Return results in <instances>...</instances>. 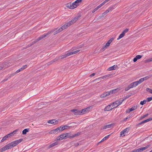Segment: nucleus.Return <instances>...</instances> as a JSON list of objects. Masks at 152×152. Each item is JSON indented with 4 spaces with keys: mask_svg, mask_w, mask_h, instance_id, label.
Returning <instances> with one entry per match:
<instances>
[{
    "mask_svg": "<svg viewBox=\"0 0 152 152\" xmlns=\"http://www.w3.org/2000/svg\"><path fill=\"white\" fill-rule=\"evenodd\" d=\"M57 29V28H55L53 30H52L50 31H48L46 34H44L43 35L38 37L37 39H36L35 41L32 42V44L30 46H31L32 45L34 44L36 42H37L39 40L46 37L47 36L51 33H53L54 35H55L56 34H58L62 31V29H61V28H59L57 30H56Z\"/></svg>",
    "mask_w": 152,
    "mask_h": 152,
    "instance_id": "nucleus-1",
    "label": "nucleus"
},
{
    "mask_svg": "<svg viewBox=\"0 0 152 152\" xmlns=\"http://www.w3.org/2000/svg\"><path fill=\"white\" fill-rule=\"evenodd\" d=\"M122 102V100H118L114 102L111 103V104L113 108H115L121 104Z\"/></svg>",
    "mask_w": 152,
    "mask_h": 152,
    "instance_id": "nucleus-2",
    "label": "nucleus"
},
{
    "mask_svg": "<svg viewBox=\"0 0 152 152\" xmlns=\"http://www.w3.org/2000/svg\"><path fill=\"white\" fill-rule=\"evenodd\" d=\"M80 133L78 132L76 134H74V135L72 136H70V134L69 133H67L66 134H65V136H66V138L67 137L73 138L74 137H76V136L80 135Z\"/></svg>",
    "mask_w": 152,
    "mask_h": 152,
    "instance_id": "nucleus-3",
    "label": "nucleus"
},
{
    "mask_svg": "<svg viewBox=\"0 0 152 152\" xmlns=\"http://www.w3.org/2000/svg\"><path fill=\"white\" fill-rule=\"evenodd\" d=\"M150 145H148L145 147L139 148L137 149H135L136 152H141L148 148L150 146Z\"/></svg>",
    "mask_w": 152,
    "mask_h": 152,
    "instance_id": "nucleus-4",
    "label": "nucleus"
},
{
    "mask_svg": "<svg viewBox=\"0 0 152 152\" xmlns=\"http://www.w3.org/2000/svg\"><path fill=\"white\" fill-rule=\"evenodd\" d=\"M69 56H70V55L69 53V51H68L66 52L64 54L62 55L61 56H60V59L64 58Z\"/></svg>",
    "mask_w": 152,
    "mask_h": 152,
    "instance_id": "nucleus-5",
    "label": "nucleus"
},
{
    "mask_svg": "<svg viewBox=\"0 0 152 152\" xmlns=\"http://www.w3.org/2000/svg\"><path fill=\"white\" fill-rule=\"evenodd\" d=\"M71 111L74 113V114L75 115H81V112L80 110H72Z\"/></svg>",
    "mask_w": 152,
    "mask_h": 152,
    "instance_id": "nucleus-6",
    "label": "nucleus"
},
{
    "mask_svg": "<svg viewBox=\"0 0 152 152\" xmlns=\"http://www.w3.org/2000/svg\"><path fill=\"white\" fill-rule=\"evenodd\" d=\"M66 136H65V134L60 135L59 136L56 138V140H60L64 139H66Z\"/></svg>",
    "mask_w": 152,
    "mask_h": 152,
    "instance_id": "nucleus-7",
    "label": "nucleus"
},
{
    "mask_svg": "<svg viewBox=\"0 0 152 152\" xmlns=\"http://www.w3.org/2000/svg\"><path fill=\"white\" fill-rule=\"evenodd\" d=\"M80 17V16H76V17L74 18L70 21V23L72 25V24L75 23Z\"/></svg>",
    "mask_w": 152,
    "mask_h": 152,
    "instance_id": "nucleus-8",
    "label": "nucleus"
},
{
    "mask_svg": "<svg viewBox=\"0 0 152 152\" xmlns=\"http://www.w3.org/2000/svg\"><path fill=\"white\" fill-rule=\"evenodd\" d=\"M48 123L54 125H56L58 124V121L54 119L48 121Z\"/></svg>",
    "mask_w": 152,
    "mask_h": 152,
    "instance_id": "nucleus-9",
    "label": "nucleus"
},
{
    "mask_svg": "<svg viewBox=\"0 0 152 152\" xmlns=\"http://www.w3.org/2000/svg\"><path fill=\"white\" fill-rule=\"evenodd\" d=\"M90 109V107H87L86 108L82 109L80 110L81 115H83L84 113H87L89 109Z\"/></svg>",
    "mask_w": 152,
    "mask_h": 152,
    "instance_id": "nucleus-10",
    "label": "nucleus"
},
{
    "mask_svg": "<svg viewBox=\"0 0 152 152\" xmlns=\"http://www.w3.org/2000/svg\"><path fill=\"white\" fill-rule=\"evenodd\" d=\"M127 128L123 130L120 133L121 136H124L126 134V133L128 132Z\"/></svg>",
    "mask_w": 152,
    "mask_h": 152,
    "instance_id": "nucleus-11",
    "label": "nucleus"
},
{
    "mask_svg": "<svg viewBox=\"0 0 152 152\" xmlns=\"http://www.w3.org/2000/svg\"><path fill=\"white\" fill-rule=\"evenodd\" d=\"M112 75L111 74H108L105 75H104L103 76H102L101 77L99 78L98 79H106V78H109L111 77Z\"/></svg>",
    "mask_w": 152,
    "mask_h": 152,
    "instance_id": "nucleus-12",
    "label": "nucleus"
},
{
    "mask_svg": "<svg viewBox=\"0 0 152 152\" xmlns=\"http://www.w3.org/2000/svg\"><path fill=\"white\" fill-rule=\"evenodd\" d=\"M111 106H112V105L111 104V103L110 104L107 105L104 108V111H108L111 110L112 109H113V107L112 108V107H111Z\"/></svg>",
    "mask_w": 152,
    "mask_h": 152,
    "instance_id": "nucleus-13",
    "label": "nucleus"
},
{
    "mask_svg": "<svg viewBox=\"0 0 152 152\" xmlns=\"http://www.w3.org/2000/svg\"><path fill=\"white\" fill-rule=\"evenodd\" d=\"M152 120V118H148V119H147L146 120H144V121H142L140 123H139L137 125H141L142 124H144V123L147 122H148L149 121H151Z\"/></svg>",
    "mask_w": 152,
    "mask_h": 152,
    "instance_id": "nucleus-14",
    "label": "nucleus"
},
{
    "mask_svg": "<svg viewBox=\"0 0 152 152\" xmlns=\"http://www.w3.org/2000/svg\"><path fill=\"white\" fill-rule=\"evenodd\" d=\"M27 67V65H26L23 66L22 67L17 70L15 72L16 73H18L20 72L23 70Z\"/></svg>",
    "mask_w": 152,
    "mask_h": 152,
    "instance_id": "nucleus-15",
    "label": "nucleus"
},
{
    "mask_svg": "<svg viewBox=\"0 0 152 152\" xmlns=\"http://www.w3.org/2000/svg\"><path fill=\"white\" fill-rule=\"evenodd\" d=\"M59 128H57L55 129H54L50 131L49 132V133L50 134H56V132H59Z\"/></svg>",
    "mask_w": 152,
    "mask_h": 152,
    "instance_id": "nucleus-16",
    "label": "nucleus"
},
{
    "mask_svg": "<svg viewBox=\"0 0 152 152\" xmlns=\"http://www.w3.org/2000/svg\"><path fill=\"white\" fill-rule=\"evenodd\" d=\"M117 67H118L117 65H114L109 68L107 70L109 71L114 70L115 69H116V68Z\"/></svg>",
    "mask_w": 152,
    "mask_h": 152,
    "instance_id": "nucleus-17",
    "label": "nucleus"
},
{
    "mask_svg": "<svg viewBox=\"0 0 152 152\" xmlns=\"http://www.w3.org/2000/svg\"><path fill=\"white\" fill-rule=\"evenodd\" d=\"M113 124H110L104 126L102 128V129H104L107 128H111L112 126H113Z\"/></svg>",
    "mask_w": 152,
    "mask_h": 152,
    "instance_id": "nucleus-18",
    "label": "nucleus"
},
{
    "mask_svg": "<svg viewBox=\"0 0 152 152\" xmlns=\"http://www.w3.org/2000/svg\"><path fill=\"white\" fill-rule=\"evenodd\" d=\"M138 85V84L137 83V81L133 82L130 84V85H131V86L132 88L135 87Z\"/></svg>",
    "mask_w": 152,
    "mask_h": 152,
    "instance_id": "nucleus-19",
    "label": "nucleus"
},
{
    "mask_svg": "<svg viewBox=\"0 0 152 152\" xmlns=\"http://www.w3.org/2000/svg\"><path fill=\"white\" fill-rule=\"evenodd\" d=\"M113 39L114 38H112L109 40L105 45L106 46H107V47L109 46L110 44L111 43Z\"/></svg>",
    "mask_w": 152,
    "mask_h": 152,
    "instance_id": "nucleus-20",
    "label": "nucleus"
},
{
    "mask_svg": "<svg viewBox=\"0 0 152 152\" xmlns=\"http://www.w3.org/2000/svg\"><path fill=\"white\" fill-rule=\"evenodd\" d=\"M116 91V89L107 92H105V94L107 95V96L111 94H113V93H115V91Z\"/></svg>",
    "mask_w": 152,
    "mask_h": 152,
    "instance_id": "nucleus-21",
    "label": "nucleus"
},
{
    "mask_svg": "<svg viewBox=\"0 0 152 152\" xmlns=\"http://www.w3.org/2000/svg\"><path fill=\"white\" fill-rule=\"evenodd\" d=\"M58 144V142H55L52 143V144H51L50 145H49L48 147V148L49 149L50 148H51L57 145Z\"/></svg>",
    "mask_w": 152,
    "mask_h": 152,
    "instance_id": "nucleus-22",
    "label": "nucleus"
},
{
    "mask_svg": "<svg viewBox=\"0 0 152 152\" xmlns=\"http://www.w3.org/2000/svg\"><path fill=\"white\" fill-rule=\"evenodd\" d=\"M109 12V11L108 10H106L102 14V15L101 16L99 17V19H100L101 18H102V17H103L104 15L107 14V13H108Z\"/></svg>",
    "mask_w": 152,
    "mask_h": 152,
    "instance_id": "nucleus-23",
    "label": "nucleus"
},
{
    "mask_svg": "<svg viewBox=\"0 0 152 152\" xmlns=\"http://www.w3.org/2000/svg\"><path fill=\"white\" fill-rule=\"evenodd\" d=\"M66 6L67 7H68V8H69L70 9H74V8H73V7H72V5L71 3H68V4H66Z\"/></svg>",
    "mask_w": 152,
    "mask_h": 152,
    "instance_id": "nucleus-24",
    "label": "nucleus"
},
{
    "mask_svg": "<svg viewBox=\"0 0 152 152\" xmlns=\"http://www.w3.org/2000/svg\"><path fill=\"white\" fill-rule=\"evenodd\" d=\"M110 134H109V135H108L107 136H105V137H104L102 140L101 141H100V142H99V143H101V142H103L104 141V140H106L107 138H108L110 136Z\"/></svg>",
    "mask_w": 152,
    "mask_h": 152,
    "instance_id": "nucleus-25",
    "label": "nucleus"
},
{
    "mask_svg": "<svg viewBox=\"0 0 152 152\" xmlns=\"http://www.w3.org/2000/svg\"><path fill=\"white\" fill-rule=\"evenodd\" d=\"M80 50H78L75 51L73 52H70V50H69V53L70 54V55H72L73 54H74L77 53L78 52L80 51Z\"/></svg>",
    "mask_w": 152,
    "mask_h": 152,
    "instance_id": "nucleus-26",
    "label": "nucleus"
},
{
    "mask_svg": "<svg viewBox=\"0 0 152 152\" xmlns=\"http://www.w3.org/2000/svg\"><path fill=\"white\" fill-rule=\"evenodd\" d=\"M29 132V129H26L23 130L22 132V134H26L27 132Z\"/></svg>",
    "mask_w": 152,
    "mask_h": 152,
    "instance_id": "nucleus-27",
    "label": "nucleus"
},
{
    "mask_svg": "<svg viewBox=\"0 0 152 152\" xmlns=\"http://www.w3.org/2000/svg\"><path fill=\"white\" fill-rule=\"evenodd\" d=\"M58 128L59 129V132H60V131H62L66 129V128H65L64 126H61L58 127Z\"/></svg>",
    "mask_w": 152,
    "mask_h": 152,
    "instance_id": "nucleus-28",
    "label": "nucleus"
},
{
    "mask_svg": "<svg viewBox=\"0 0 152 152\" xmlns=\"http://www.w3.org/2000/svg\"><path fill=\"white\" fill-rule=\"evenodd\" d=\"M16 142L15 140L10 143L11 145V146H12V147L15 146L17 145L16 142Z\"/></svg>",
    "mask_w": 152,
    "mask_h": 152,
    "instance_id": "nucleus-29",
    "label": "nucleus"
},
{
    "mask_svg": "<svg viewBox=\"0 0 152 152\" xmlns=\"http://www.w3.org/2000/svg\"><path fill=\"white\" fill-rule=\"evenodd\" d=\"M83 0H76L75 1V3H76V4L77 6L79 5L81 3L82 1Z\"/></svg>",
    "mask_w": 152,
    "mask_h": 152,
    "instance_id": "nucleus-30",
    "label": "nucleus"
},
{
    "mask_svg": "<svg viewBox=\"0 0 152 152\" xmlns=\"http://www.w3.org/2000/svg\"><path fill=\"white\" fill-rule=\"evenodd\" d=\"M115 6V5H113L109 7L107 10H108L109 12L110 11H111L112 10L114 9V8Z\"/></svg>",
    "mask_w": 152,
    "mask_h": 152,
    "instance_id": "nucleus-31",
    "label": "nucleus"
},
{
    "mask_svg": "<svg viewBox=\"0 0 152 152\" xmlns=\"http://www.w3.org/2000/svg\"><path fill=\"white\" fill-rule=\"evenodd\" d=\"M125 34L124 33L122 32L121 34L117 38V40H119L122 38L123 37H124Z\"/></svg>",
    "mask_w": 152,
    "mask_h": 152,
    "instance_id": "nucleus-32",
    "label": "nucleus"
},
{
    "mask_svg": "<svg viewBox=\"0 0 152 152\" xmlns=\"http://www.w3.org/2000/svg\"><path fill=\"white\" fill-rule=\"evenodd\" d=\"M137 108V107L136 106H134L132 107V108H129L130 111L131 112L134 111Z\"/></svg>",
    "mask_w": 152,
    "mask_h": 152,
    "instance_id": "nucleus-33",
    "label": "nucleus"
},
{
    "mask_svg": "<svg viewBox=\"0 0 152 152\" xmlns=\"http://www.w3.org/2000/svg\"><path fill=\"white\" fill-rule=\"evenodd\" d=\"M60 57H56V58H54V59L52 60L53 62L54 63L58 61V60L60 59Z\"/></svg>",
    "mask_w": 152,
    "mask_h": 152,
    "instance_id": "nucleus-34",
    "label": "nucleus"
},
{
    "mask_svg": "<svg viewBox=\"0 0 152 152\" xmlns=\"http://www.w3.org/2000/svg\"><path fill=\"white\" fill-rule=\"evenodd\" d=\"M131 88H132L131 87L130 84H129L127 87L125 88V90L126 91H127L129 90V89H130Z\"/></svg>",
    "mask_w": 152,
    "mask_h": 152,
    "instance_id": "nucleus-35",
    "label": "nucleus"
},
{
    "mask_svg": "<svg viewBox=\"0 0 152 152\" xmlns=\"http://www.w3.org/2000/svg\"><path fill=\"white\" fill-rule=\"evenodd\" d=\"M71 4L74 9L76 8L78 6L76 4V3H75V1L72 3H71Z\"/></svg>",
    "mask_w": 152,
    "mask_h": 152,
    "instance_id": "nucleus-36",
    "label": "nucleus"
},
{
    "mask_svg": "<svg viewBox=\"0 0 152 152\" xmlns=\"http://www.w3.org/2000/svg\"><path fill=\"white\" fill-rule=\"evenodd\" d=\"M11 144L10 143L6 145L7 149H9L12 147V146H11Z\"/></svg>",
    "mask_w": 152,
    "mask_h": 152,
    "instance_id": "nucleus-37",
    "label": "nucleus"
},
{
    "mask_svg": "<svg viewBox=\"0 0 152 152\" xmlns=\"http://www.w3.org/2000/svg\"><path fill=\"white\" fill-rule=\"evenodd\" d=\"M7 138H8V137L6 135L4 136V137H3L2 139L1 140V142H4V140H6Z\"/></svg>",
    "mask_w": 152,
    "mask_h": 152,
    "instance_id": "nucleus-38",
    "label": "nucleus"
},
{
    "mask_svg": "<svg viewBox=\"0 0 152 152\" xmlns=\"http://www.w3.org/2000/svg\"><path fill=\"white\" fill-rule=\"evenodd\" d=\"M143 81V79H142V78H141L139 80L137 81V83L139 84L141 83Z\"/></svg>",
    "mask_w": 152,
    "mask_h": 152,
    "instance_id": "nucleus-39",
    "label": "nucleus"
},
{
    "mask_svg": "<svg viewBox=\"0 0 152 152\" xmlns=\"http://www.w3.org/2000/svg\"><path fill=\"white\" fill-rule=\"evenodd\" d=\"M7 149V148L6 145L1 148V150H2V152L5 151Z\"/></svg>",
    "mask_w": 152,
    "mask_h": 152,
    "instance_id": "nucleus-40",
    "label": "nucleus"
},
{
    "mask_svg": "<svg viewBox=\"0 0 152 152\" xmlns=\"http://www.w3.org/2000/svg\"><path fill=\"white\" fill-rule=\"evenodd\" d=\"M23 140V139H21L17 140H15L16 143H17V144H18L19 143H20Z\"/></svg>",
    "mask_w": 152,
    "mask_h": 152,
    "instance_id": "nucleus-41",
    "label": "nucleus"
},
{
    "mask_svg": "<svg viewBox=\"0 0 152 152\" xmlns=\"http://www.w3.org/2000/svg\"><path fill=\"white\" fill-rule=\"evenodd\" d=\"M107 94H105V93H103L101 95H100V97L101 98H103L104 97H105L107 96Z\"/></svg>",
    "mask_w": 152,
    "mask_h": 152,
    "instance_id": "nucleus-42",
    "label": "nucleus"
},
{
    "mask_svg": "<svg viewBox=\"0 0 152 152\" xmlns=\"http://www.w3.org/2000/svg\"><path fill=\"white\" fill-rule=\"evenodd\" d=\"M150 77V76H147L143 78H142V79H143V81H144L145 80H147L149 79Z\"/></svg>",
    "mask_w": 152,
    "mask_h": 152,
    "instance_id": "nucleus-43",
    "label": "nucleus"
},
{
    "mask_svg": "<svg viewBox=\"0 0 152 152\" xmlns=\"http://www.w3.org/2000/svg\"><path fill=\"white\" fill-rule=\"evenodd\" d=\"M65 26H66V27H67V28H68V27H69V26H70L71 25H72V24L70 23L69 22L65 24Z\"/></svg>",
    "mask_w": 152,
    "mask_h": 152,
    "instance_id": "nucleus-44",
    "label": "nucleus"
},
{
    "mask_svg": "<svg viewBox=\"0 0 152 152\" xmlns=\"http://www.w3.org/2000/svg\"><path fill=\"white\" fill-rule=\"evenodd\" d=\"M67 28L66 27V26H65V25L64 24L63 26H62L61 27H60V28H61L62 29V31L63 30L65 29H66Z\"/></svg>",
    "mask_w": 152,
    "mask_h": 152,
    "instance_id": "nucleus-45",
    "label": "nucleus"
},
{
    "mask_svg": "<svg viewBox=\"0 0 152 152\" xmlns=\"http://www.w3.org/2000/svg\"><path fill=\"white\" fill-rule=\"evenodd\" d=\"M146 90L147 91H148L149 92L152 94V89H151L150 88H148L146 89Z\"/></svg>",
    "mask_w": 152,
    "mask_h": 152,
    "instance_id": "nucleus-46",
    "label": "nucleus"
},
{
    "mask_svg": "<svg viewBox=\"0 0 152 152\" xmlns=\"http://www.w3.org/2000/svg\"><path fill=\"white\" fill-rule=\"evenodd\" d=\"M146 102V101L144 100L143 101H141L140 102V104L142 105H143V104H145Z\"/></svg>",
    "mask_w": 152,
    "mask_h": 152,
    "instance_id": "nucleus-47",
    "label": "nucleus"
},
{
    "mask_svg": "<svg viewBox=\"0 0 152 152\" xmlns=\"http://www.w3.org/2000/svg\"><path fill=\"white\" fill-rule=\"evenodd\" d=\"M130 96V95H128L126 96L125 97H124V98L122 100V102H123L126 100V99L129 98Z\"/></svg>",
    "mask_w": 152,
    "mask_h": 152,
    "instance_id": "nucleus-48",
    "label": "nucleus"
},
{
    "mask_svg": "<svg viewBox=\"0 0 152 152\" xmlns=\"http://www.w3.org/2000/svg\"><path fill=\"white\" fill-rule=\"evenodd\" d=\"M136 57L137 59L138 60L142 58V56L140 55H137L136 56Z\"/></svg>",
    "mask_w": 152,
    "mask_h": 152,
    "instance_id": "nucleus-49",
    "label": "nucleus"
},
{
    "mask_svg": "<svg viewBox=\"0 0 152 152\" xmlns=\"http://www.w3.org/2000/svg\"><path fill=\"white\" fill-rule=\"evenodd\" d=\"M148 114H145L143 116H142V117H141V119H143V118H145V117L147 116L148 115Z\"/></svg>",
    "mask_w": 152,
    "mask_h": 152,
    "instance_id": "nucleus-50",
    "label": "nucleus"
},
{
    "mask_svg": "<svg viewBox=\"0 0 152 152\" xmlns=\"http://www.w3.org/2000/svg\"><path fill=\"white\" fill-rule=\"evenodd\" d=\"M129 31V29L128 28H126L125 29L123 32V33H124L125 34L126 33H127Z\"/></svg>",
    "mask_w": 152,
    "mask_h": 152,
    "instance_id": "nucleus-51",
    "label": "nucleus"
},
{
    "mask_svg": "<svg viewBox=\"0 0 152 152\" xmlns=\"http://www.w3.org/2000/svg\"><path fill=\"white\" fill-rule=\"evenodd\" d=\"M147 62H149L152 61V57L147 59L146 60Z\"/></svg>",
    "mask_w": 152,
    "mask_h": 152,
    "instance_id": "nucleus-52",
    "label": "nucleus"
},
{
    "mask_svg": "<svg viewBox=\"0 0 152 152\" xmlns=\"http://www.w3.org/2000/svg\"><path fill=\"white\" fill-rule=\"evenodd\" d=\"M99 19V17H98V18H95L92 21V22L94 23H95Z\"/></svg>",
    "mask_w": 152,
    "mask_h": 152,
    "instance_id": "nucleus-53",
    "label": "nucleus"
},
{
    "mask_svg": "<svg viewBox=\"0 0 152 152\" xmlns=\"http://www.w3.org/2000/svg\"><path fill=\"white\" fill-rule=\"evenodd\" d=\"M107 47L106 46V45H105V46H104L103 48H102V49H101V51H104L107 48Z\"/></svg>",
    "mask_w": 152,
    "mask_h": 152,
    "instance_id": "nucleus-54",
    "label": "nucleus"
},
{
    "mask_svg": "<svg viewBox=\"0 0 152 152\" xmlns=\"http://www.w3.org/2000/svg\"><path fill=\"white\" fill-rule=\"evenodd\" d=\"M147 101L149 102L152 100V97H148L147 98Z\"/></svg>",
    "mask_w": 152,
    "mask_h": 152,
    "instance_id": "nucleus-55",
    "label": "nucleus"
},
{
    "mask_svg": "<svg viewBox=\"0 0 152 152\" xmlns=\"http://www.w3.org/2000/svg\"><path fill=\"white\" fill-rule=\"evenodd\" d=\"M13 135V132H12L10 133V134H7L6 135L8 137L11 136H12Z\"/></svg>",
    "mask_w": 152,
    "mask_h": 152,
    "instance_id": "nucleus-56",
    "label": "nucleus"
},
{
    "mask_svg": "<svg viewBox=\"0 0 152 152\" xmlns=\"http://www.w3.org/2000/svg\"><path fill=\"white\" fill-rule=\"evenodd\" d=\"M53 61H52V60L51 61L48 63H47V65H48L49 66V65H50L51 64H53Z\"/></svg>",
    "mask_w": 152,
    "mask_h": 152,
    "instance_id": "nucleus-57",
    "label": "nucleus"
},
{
    "mask_svg": "<svg viewBox=\"0 0 152 152\" xmlns=\"http://www.w3.org/2000/svg\"><path fill=\"white\" fill-rule=\"evenodd\" d=\"M137 60V59L136 57L133 59V61L134 62H136Z\"/></svg>",
    "mask_w": 152,
    "mask_h": 152,
    "instance_id": "nucleus-58",
    "label": "nucleus"
},
{
    "mask_svg": "<svg viewBox=\"0 0 152 152\" xmlns=\"http://www.w3.org/2000/svg\"><path fill=\"white\" fill-rule=\"evenodd\" d=\"M96 74V73H94L92 74L90 76V77H92L94 76Z\"/></svg>",
    "mask_w": 152,
    "mask_h": 152,
    "instance_id": "nucleus-59",
    "label": "nucleus"
},
{
    "mask_svg": "<svg viewBox=\"0 0 152 152\" xmlns=\"http://www.w3.org/2000/svg\"><path fill=\"white\" fill-rule=\"evenodd\" d=\"M105 1H104V2H103L101 4H100L102 6H103V5H104L105 3H106Z\"/></svg>",
    "mask_w": 152,
    "mask_h": 152,
    "instance_id": "nucleus-60",
    "label": "nucleus"
},
{
    "mask_svg": "<svg viewBox=\"0 0 152 152\" xmlns=\"http://www.w3.org/2000/svg\"><path fill=\"white\" fill-rule=\"evenodd\" d=\"M131 112V111H130V109H128V110H126V113H129Z\"/></svg>",
    "mask_w": 152,
    "mask_h": 152,
    "instance_id": "nucleus-61",
    "label": "nucleus"
},
{
    "mask_svg": "<svg viewBox=\"0 0 152 152\" xmlns=\"http://www.w3.org/2000/svg\"><path fill=\"white\" fill-rule=\"evenodd\" d=\"M102 6L100 4L98 6H97V7H96L98 9L99 8H100Z\"/></svg>",
    "mask_w": 152,
    "mask_h": 152,
    "instance_id": "nucleus-62",
    "label": "nucleus"
},
{
    "mask_svg": "<svg viewBox=\"0 0 152 152\" xmlns=\"http://www.w3.org/2000/svg\"><path fill=\"white\" fill-rule=\"evenodd\" d=\"M8 80L7 79H4L2 81V82H4V81H7V80Z\"/></svg>",
    "mask_w": 152,
    "mask_h": 152,
    "instance_id": "nucleus-63",
    "label": "nucleus"
},
{
    "mask_svg": "<svg viewBox=\"0 0 152 152\" xmlns=\"http://www.w3.org/2000/svg\"><path fill=\"white\" fill-rule=\"evenodd\" d=\"M128 118V117H126L124 119V121H126Z\"/></svg>",
    "mask_w": 152,
    "mask_h": 152,
    "instance_id": "nucleus-64",
    "label": "nucleus"
}]
</instances>
